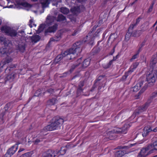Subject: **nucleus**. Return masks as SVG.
Here are the masks:
<instances>
[{
    "label": "nucleus",
    "mask_w": 157,
    "mask_h": 157,
    "mask_svg": "<svg viewBox=\"0 0 157 157\" xmlns=\"http://www.w3.org/2000/svg\"><path fill=\"white\" fill-rule=\"evenodd\" d=\"M157 75V71L156 70H153L150 72L147 75L146 80L147 82L145 84L140 92H143L146 90L148 86H151L154 85L156 81Z\"/></svg>",
    "instance_id": "obj_1"
},
{
    "label": "nucleus",
    "mask_w": 157,
    "mask_h": 157,
    "mask_svg": "<svg viewBox=\"0 0 157 157\" xmlns=\"http://www.w3.org/2000/svg\"><path fill=\"white\" fill-rule=\"evenodd\" d=\"M53 120V121L50 124L44 128L43 130L52 131L58 129L64 122L63 119L59 117H54Z\"/></svg>",
    "instance_id": "obj_2"
},
{
    "label": "nucleus",
    "mask_w": 157,
    "mask_h": 157,
    "mask_svg": "<svg viewBox=\"0 0 157 157\" xmlns=\"http://www.w3.org/2000/svg\"><path fill=\"white\" fill-rule=\"evenodd\" d=\"M154 150L157 151V140L152 144L148 145L145 148H143L137 157H145L148 154L153 153Z\"/></svg>",
    "instance_id": "obj_3"
},
{
    "label": "nucleus",
    "mask_w": 157,
    "mask_h": 157,
    "mask_svg": "<svg viewBox=\"0 0 157 157\" xmlns=\"http://www.w3.org/2000/svg\"><path fill=\"white\" fill-rule=\"evenodd\" d=\"M8 50L7 48H2L0 49V53L2 55H6L7 56L5 59L2 60L0 63L1 68H2L6 64L11 62L12 60L11 58L8 56L10 52L8 51Z\"/></svg>",
    "instance_id": "obj_4"
},
{
    "label": "nucleus",
    "mask_w": 157,
    "mask_h": 157,
    "mask_svg": "<svg viewBox=\"0 0 157 157\" xmlns=\"http://www.w3.org/2000/svg\"><path fill=\"white\" fill-rule=\"evenodd\" d=\"M1 29L2 32L12 37L15 36L17 34L16 31L7 26L2 27Z\"/></svg>",
    "instance_id": "obj_5"
},
{
    "label": "nucleus",
    "mask_w": 157,
    "mask_h": 157,
    "mask_svg": "<svg viewBox=\"0 0 157 157\" xmlns=\"http://www.w3.org/2000/svg\"><path fill=\"white\" fill-rule=\"evenodd\" d=\"M82 43L80 42H77L74 44L72 48L69 49V52L72 53V55H74L76 54V55L81 52L82 49L80 48V46Z\"/></svg>",
    "instance_id": "obj_6"
},
{
    "label": "nucleus",
    "mask_w": 157,
    "mask_h": 157,
    "mask_svg": "<svg viewBox=\"0 0 157 157\" xmlns=\"http://www.w3.org/2000/svg\"><path fill=\"white\" fill-rule=\"evenodd\" d=\"M130 126L129 124H125L121 128H115L113 130V131H111V132L113 133L114 132L117 133H121L125 134L126 133L128 129Z\"/></svg>",
    "instance_id": "obj_7"
},
{
    "label": "nucleus",
    "mask_w": 157,
    "mask_h": 157,
    "mask_svg": "<svg viewBox=\"0 0 157 157\" xmlns=\"http://www.w3.org/2000/svg\"><path fill=\"white\" fill-rule=\"evenodd\" d=\"M18 148L17 144H15L12 146L7 151L5 155V157H11L17 151Z\"/></svg>",
    "instance_id": "obj_8"
},
{
    "label": "nucleus",
    "mask_w": 157,
    "mask_h": 157,
    "mask_svg": "<svg viewBox=\"0 0 157 157\" xmlns=\"http://www.w3.org/2000/svg\"><path fill=\"white\" fill-rule=\"evenodd\" d=\"M144 31H142V30H135L133 33H132L133 32V30L131 32V34H130V36H127V34L128 33H130L129 31V29L128 30V32L127 33L126 35L125 36V38L126 39L127 37L128 38H129L131 36H133L134 37H138L141 35L142 32H144Z\"/></svg>",
    "instance_id": "obj_9"
},
{
    "label": "nucleus",
    "mask_w": 157,
    "mask_h": 157,
    "mask_svg": "<svg viewBox=\"0 0 157 157\" xmlns=\"http://www.w3.org/2000/svg\"><path fill=\"white\" fill-rule=\"evenodd\" d=\"M57 151H55L52 150H49L44 154L43 157H55L57 156Z\"/></svg>",
    "instance_id": "obj_10"
},
{
    "label": "nucleus",
    "mask_w": 157,
    "mask_h": 157,
    "mask_svg": "<svg viewBox=\"0 0 157 157\" xmlns=\"http://www.w3.org/2000/svg\"><path fill=\"white\" fill-rule=\"evenodd\" d=\"M58 25L57 23H55L53 25L50 26L45 32V34L49 33H54L57 29Z\"/></svg>",
    "instance_id": "obj_11"
},
{
    "label": "nucleus",
    "mask_w": 157,
    "mask_h": 157,
    "mask_svg": "<svg viewBox=\"0 0 157 157\" xmlns=\"http://www.w3.org/2000/svg\"><path fill=\"white\" fill-rule=\"evenodd\" d=\"M141 19V18L140 17H138L136 19L135 23H133L130 24L129 28V31L130 33H128L127 34V36L129 35V36H130V34H131V33L133 29V28L139 23Z\"/></svg>",
    "instance_id": "obj_12"
},
{
    "label": "nucleus",
    "mask_w": 157,
    "mask_h": 157,
    "mask_svg": "<svg viewBox=\"0 0 157 157\" xmlns=\"http://www.w3.org/2000/svg\"><path fill=\"white\" fill-rule=\"evenodd\" d=\"M151 103L150 101L148 100L147 101L144 105L139 108V112L137 113H139L140 112H142L146 111Z\"/></svg>",
    "instance_id": "obj_13"
},
{
    "label": "nucleus",
    "mask_w": 157,
    "mask_h": 157,
    "mask_svg": "<svg viewBox=\"0 0 157 157\" xmlns=\"http://www.w3.org/2000/svg\"><path fill=\"white\" fill-rule=\"evenodd\" d=\"M56 19V17L53 16H48L46 19V23L48 25H51L54 22Z\"/></svg>",
    "instance_id": "obj_14"
},
{
    "label": "nucleus",
    "mask_w": 157,
    "mask_h": 157,
    "mask_svg": "<svg viewBox=\"0 0 157 157\" xmlns=\"http://www.w3.org/2000/svg\"><path fill=\"white\" fill-rule=\"evenodd\" d=\"M144 133L142 134L143 137L146 136L150 132L152 131L151 127L149 125L145 126L144 128Z\"/></svg>",
    "instance_id": "obj_15"
},
{
    "label": "nucleus",
    "mask_w": 157,
    "mask_h": 157,
    "mask_svg": "<svg viewBox=\"0 0 157 157\" xmlns=\"http://www.w3.org/2000/svg\"><path fill=\"white\" fill-rule=\"evenodd\" d=\"M26 45L25 43L22 42L18 44L17 47V49L20 52H23L25 50Z\"/></svg>",
    "instance_id": "obj_16"
},
{
    "label": "nucleus",
    "mask_w": 157,
    "mask_h": 157,
    "mask_svg": "<svg viewBox=\"0 0 157 157\" xmlns=\"http://www.w3.org/2000/svg\"><path fill=\"white\" fill-rule=\"evenodd\" d=\"M63 56L64 57L66 56L67 59L69 60L72 59V58L75 57L74 55H72V53H71L69 52V49L63 53Z\"/></svg>",
    "instance_id": "obj_17"
},
{
    "label": "nucleus",
    "mask_w": 157,
    "mask_h": 157,
    "mask_svg": "<svg viewBox=\"0 0 157 157\" xmlns=\"http://www.w3.org/2000/svg\"><path fill=\"white\" fill-rule=\"evenodd\" d=\"M52 0H41L40 3L44 9L48 6V5Z\"/></svg>",
    "instance_id": "obj_18"
},
{
    "label": "nucleus",
    "mask_w": 157,
    "mask_h": 157,
    "mask_svg": "<svg viewBox=\"0 0 157 157\" xmlns=\"http://www.w3.org/2000/svg\"><path fill=\"white\" fill-rule=\"evenodd\" d=\"M139 64L138 62H135L131 66L128 71V73H132L137 68V67Z\"/></svg>",
    "instance_id": "obj_19"
},
{
    "label": "nucleus",
    "mask_w": 157,
    "mask_h": 157,
    "mask_svg": "<svg viewBox=\"0 0 157 157\" xmlns=\"http://www.w3.org/2000/svg\"><path fill=\"white\" fill-rule=\"evenodd\" d=\"M81 58L77 60V62L78 63V64H74L71 66L69 71L70 73H72L74 71V70L79 65L81 62Z\"/></svg>",
    "instance_id": "obj_20"
},
{
    "label": "nucleus",
    "mask_w": 157,
    "mask_h": 157,
    "mask_svg": "<svg viewBox=\"0 0 157 157\" xmlns=\"http://www.w3.org/2000/svg\"><path fill=\"white\" fill-rule=\"evenodd\" d=\"M157 99V91H154L151 94L148 100L151 103L154 99Z\"/></svg>",
    "instance_id": "obj_21"
},
{
    "label": "nucleus",
    "mask_w": 157,
    "mask_h": 157,
    "mask_svg": "<svg viewBox=\"0 0 157 157\" xmlns=\"http://www.w3.org/2000/svg\"><path fill=\"white\" fill-rule=\"evenodd\" d=\"M61 38V34L60 33L57 34L54 37L51 38L50 39V40L49 42L50 43L52 41H57L59 40Z\"/></svg>",
    "instance_id": "obj_22"
},
{
    "label": "nucleus",
    "mask_w": 157,
    "mask_h": 157,
    "mask_svg": "<svg viewBox=\"0 0 157 157\" xmlns=\"http://www.w3.org/2000/svg\"><path fill=\"white\" fill-rule=\"evenodd\" d=\"M157 61V55H154L153 56L151 59L150 64L154 67Z\"/></svg>",
    "instance_id": "obj_23"
},
{
    "label": "nucleus",
    "mask_w": 157,
    "mask_h": 157,
    "mask_svg": "<svg viewBox=\"0 0 157 157\" xmlns=\"http://www.w3.org/2000/svg\"><path fill=\"white\" fill-rule=\"evenodd\" d=\"M90 59L88 58L85 59L83 62L82 66L83 68L87 67L90 64Z\"/></svg>",
    "instance_id": "obj_24"
},
{
    "label": "nucleus",
    "mask_w": 157,
    "mask_h": 157,
    "mask_svg": "<svg viewBox=\"0 0 157 157\" xmlns=\"http://www.w3.org/2000/svg\"><path fill=\"white\" fill-rule=\"evenodd\" d=\"M125 152L124 151L121 150L118 151L115 153V157H121L125 154Z\"/></svg>",
    "instance_id": "obj_25"
},
{
    "label": "nucleus",
    "mask_w": 157,
    "mask_h": 157,
    "mask_svg": "<svg viewBox=\"0 0 157 157\" xmlns=\"http://www.w3.org/2000/svg\"><path fill=\"white\" fill-rule=\"evenodd\" d=\"M31 39L32 42H34L35 43H36L40 40V37L39 35H35L32 36Z\"/></svg>",
    "instance_id": "obj_26"
},
{
    "label": "nucleus",
    "mask_w": 157,
    "mask_h": 157,
    "mask_svg": "<svg viewBox=\"0 0 157 157\" xmlns=\"http://www.w3.org/2000/svg\"><path fill=\"white\" fill-rule=\"evenodd\" d=\"M66 20V17L62 14H59L57 17L56 21H57L60 22Z\"/></svg>",
    "instance_id": "obj_27"
},
{
    "label": "nucleus",
    "mask_w": 157,
    "mask_h": 157,
    "mask_svg": "<svg viewBox=\"0 0 157 157\" xmlns=\"http://www.w3.org/2000/svg\"><path fill=\"white\" fill-rule=\"evenodd\" d=\"M112 131V130L106 132L107 136H108L110 140L113 139L114 138L115 136H113V134L114 133H117L116 132L113 133H111V132Z\"/></svg>",
    "instance_id": "obj_28"
},
{
    "label": "nucleus",
    "mask_w": 157,
    "mask_h": 157,
    "mask_svg": "<svg viewBox=\"0 0 157 157\" xmlns=\"http://www.w3.org/2000/svg\"><path fill=\"white\" fill-rule=\"evenodd\" d=\"M20 5L22 6L28 8H30L32 7V5L25 2H22L20 3Z\"/></svg>",
    "instance_id": "obj_29"
},
{
    "label": "nucleus",
    "mask_w": 157,
    "mask_h": 157,
    "mask_svg": "<svg viewBox=\"0 0 157 157\" xmlns=\"http://www.w3.org/2000/svg\"><path fill=\"white\" fill-rule=\"evenodd\" d=\"M63 57H64V56H63V53L62 54L58 55L55 58V62L57 63L58 62L61 60Z\"/></svg>",
    "instance_id": "obj_30"
},
{
    "label": "nucleus",
    "mask_w": 157,
    "mask_h": 157,
    "mask_svg": "<svg viewBox=\"0 0 157 157\" xmlns=\"http://www.w3.org/2000/svg\"><path fill=\"white\" fill-rule=\"evenodd\" d=\"M60 11L64 14H67L69 12V10L66 7H62L60 8Z\"/></svg>",
    "instance_id": "obj_31"
},
{
    "label": "nucleus",
    "mask_w": 157,
    "mask_h": 157,
    "mask_svg": "<svg viewBox=\"0 0 157 157\" xmlns=\"http://www.w3.org/2000/svg\"><path fill=\"white\" fill-rule=\"evenodd\" d=\"M45 27V25L43 24H41L39 26V28L37 30V33H40L42 31Z\"/></svg>",
    "instance_id": "obj_32"
},
{
    "label": "nucleus",
    "mask_w": 157,
    "mask_h": 157,
    "mask_svg": "<svg viewBox=\"0 0 157 157\" xmlns=\"http://www.w3.org/2000/svg\"><path fill=\"white\" fill-rule=\"evenodd\" d=\"M33 154L32 151L29 152L22 154L19 157H29L32 155Z\"/></svg>",
    "instance_id": "obj_33"
},
{
    "label": "nucleus",
    "mask_w": 157,
    "mask_h": 157,
    "mask_svg": "<svg viewBox=\"0 0 157 157\" xmlns=\"http://www.w3.org/2000/svg\"><path fill=\"white\" fill-rule=\"evenodd\" d=\"M57 101V100L56 98H53L52 99L49 100L48 102L49 103L50 105H53L56 104Z\"/></svg>",
    "instance_id": "obj_34"
},
{
    "label": "nucleus",
    "mask_w": 157,
    "mask_h": 157,
    "mask_svg": "<svg viewBox=\"0 0 157 157\" xmlns=\"http://www.w3.org/2000/svg\"><path fill=\"white\" fill-rule=\"evenodd\" d=\"M100 51V49L99 48L96 47L94 48L92 50V52L93 53V54L98 53Z\"/></svg>",
    "instance_id": "obj_35"
},
{
    "label": "nucleus",
    "mask_w": 157,
    "mask_h": 157,
    "mask_svg": "<svg viewBox=\"0 0 157 157\" xmlns=\"http://www.w3.org/2000/svg\"><path fill=\"white\" fill-rule=\"evenodd\" d=\"M5 114V112L2 113L0 114V124H3L4 122L3 117Z\"/></svg>",
    "instance_id": "obj_36"
},
{
    "label": "nucleus",
    "mask_w": 157,
    "mask_h": 157,
    "mask_svg": "<svg viewBox=\"0 0 157 157\" xmlns=\"http://www.w3.org/2000/svg\"><path fill=\"white\" fill-rule=\"evenodd\" d=\"M66 149L64 148V147H62L59 151H57V152L58 154L59 152L61 155H63L66 153Z\"/></svg>",
    "instance_id": "obj_37"
},
{
    "label": "nucleus",
    "mask_w": 157,
    "mask_h": 157,
    "mask_svg": "<svg viewBox=\"0 0 157 157\" xmlns=\"http://www.w3.org/2000/svg\"><path fill=\"white\" fill-rule=\"evenodd\" d=\"M140 88L139 86L136 84L132 88L131 90L133 92H136L140 89Z\"/></svg>",
    "instance_id": "obj_38"
},
{
    "label": "nucleus",
    "mask_w": 157,
    "mask_h": 157,
    "mask_svg": "<svg viewBox=\"0 0 157 157\" xmlns=\"http://www.w3.org/2000/svg\"><path fill=\"white\" fill-rule=\"evenodd\" d=\"M136 143H135L134 144H129V145L127 146H124L122 147L121 148L122 149H128L129 148L131 147L136 144Z\"/></svg>",
    "instance_id": "obj_39"
},
{
    "label": "nucleus",
    "mask_w": 157,
    "mask_h": 157,
    "mask_svg": "<svg viewBox=\"0 0 157 157\" xmlns=\"http://www.w3.org/2000/svg\"><path fill=\"white\" fill-rule=\"evenodd\" d=\"M113 62V61L112 60H111L108 63L104 65V68L106 69L109 68L112 64Z\"/></svg>",
    "instance_id": "obj_40"
},
{
    "label": "nucleus",
    "mask_w": 157,
    "mask_h": 157,
    "mask_svg": "<svg viewBox=\"0 0 157 157\" xmlns=\"http://www.w3.org/2000/svg\"><path fill=\"white\" fill-rule=\"evenodd\" d=\"M71 10L74 12V13L79 12L80 11L79 7H75L71 9Z\"/></svg>",
    "instance_id": "obj_41"
},
{
    "label": "nucleus",
    "mask_w": 157,
    "mask_h": 157,
    "mask_svg": "<svg viewBox=\"0 0 157 157\" xmlns=\"http://www.w3.org/2000/svg\"><path fill=\"white\" fill-rule=\"evenodd\" d=\"M13 67H15V65H13V66H11V67H7L5 70V72L7 73L8 74H10V72L11 70V68H12Z\"/></svg>",
    "instance_id": "obj_42"
},
{
    "label": "nucleus",
    "mask_w": 157,
    "mask_h": 157,
    "mask_svg": "<svg viewBox=\"0 0 157 157\" xmlns=\"http://www.w3.org/2000/svg\"><path fill=\"white\" fill-rule=\"evenodd\" d=\"M6 46L7 47L10 45L11 44H10V41L7 39L5 42H4L3 44Z\"/></svg>",
    "instance_id": "obj_43"
},
{
    "label": "nucleus",
    "mask_w": 157,
    "mask_h": 157,
    "mask_svg": "<svg viewBox=\"0 0 157 157\" xmlns=\"http://www.w3.org/2000/svg\"><path fill=\"white\" fill-rule=\"evenodd\" d=\"M84 81H80L78 86V88L81 89H83L82 87L84 86Z\"/></svg>",
    "instance_id": "obj_44"
},
{
    "label": "nucleus",
    "mask_w": 157,
    "mask_h": 157,
    "mask_svg": "<svg viewBox=\"0 0 157 157\" xmlns=\"http://www.w3.org/2000/svg\"><path fill=\"white\" fill-rule=\"evenodd\" d=\"M83 90V89H81L78 88L77 90V94L78 96L80 95L81 93Z\"/></svg>",
    "instance_id": "obj_45"
},
{
    "label": "nucleus",
    "mask_w": 157,
    "mask_h": 157,
    "mask_svg": "<svg viewBox=\"0 0 157 157\" xmlns=\"http://www.w3.org/2000/svg\"><path fill=\"white\" fill-rule=\"evenodd\" d=\"M154 4V2H153L152 3L151 5L150 6L149 8L148 9V11H147L148 13L151 12L152 11L153 6Z\"/></svg>",
    "instance_id": "obj_46"
},
{
    "label": "nucleus",
    "mask_w": 157,
    "mask_h": 157,
    "mask_svg": "<svg viewBox=\"0 0 157 157\" xmlns=\"http://www.w3.org/2000/svg\"><path fill=\"white\" fill-rule=\"evenodd\" d=\"M11 103H8L6 104L5 107V110H6L8 109V108L10 107Z\"/></svg>",
    "instance_id": "obj_47"
},
{
    "label": "nucleus",
    "mask_w": 157,
    "mask_h": 157,
    "mask_svg": "<svg viewBox=\"0 0 157 157\" xmlns=\"http://www.w3.org/2000/svg\"><path fill=\"white\" fill-rule=\"evenodd\" d=\"M48 92L50 94H52L54 92V90L52 89H49L47 90L46 91L45 93Z\"/></svg>",
    "instance_id": "obj_48"
},
{
    "label": "nucleus",
    "mask_w": 157,
    "mask_h": 157,
    "mask_svg": "<svg viewBox=\"0 0 157 157\" xmlns=\"http://www.w3.org/2000/svg\"><path fill=\"white\" fill-rule=\"evenodd\" d=\"M6 40L7 39H6L5 37H0V40L1 42V43L2 44L4 42H5Z\"/></svg>",
    "instance_id": "obj_49"
},
{
    "label": "nucleus",
    "mask_w": 157,
    "mask_h": 157,
    "mask_svg": "<svg viewBox=\"0 0 157 157\" xmlns=\"http://www.w3.org/2000/svg\"><path fill=\"white\" fill-rule=\"evenodd\" d=\"M138 55L139 54L136 53V54L132 56V58L130 59V61H132V60L136 59L138 57Z\"/></svg>",
    "instance_id": "obj_50"
},
{
    "label": "nucleus",
    "mask_w": 157,
    "mask_h": 157,
    "mask_svg": "<svg viewBox=\"0 0 157 157\" xmlns=\"http://www.w3.org/2000/svg\"><path fill=\"white\" fill-rule=\"evenodd\" d=\"M144 82V81H141L140 82H139V83L137 84V85H138V86H139L140 87V88L143 84Z\"/></svg>",
    "instance_id": "obj_51"
},
{
    "label": "nucleus",
    "mask_w": 157,
    "mask_h": 157,
    "mask_svg": "<svg viewBox=\"0 0 157 157\" xmlns=\"http://www.w3.org/2000/svg\"><path fill=\"white\" fill-rule=\"evenodd\" d=\"M7 79L8 80L10 79H13L14 78L13 75L11 76L10 75H9L7 77Z\"/></svg>",
    "instance_id": "obj_52"
},
{
    "label": "nucleus",
    "mask_w": 157,
    "mask_h": 157,
    "mask_svg": "<svg viewBox=\"0 0 157 157\" xmlns=\"http://www.w3.org/2000/svg\"><path fill=\"white\" fill-rule=\"evenodd\" d=\"M33 23V20L32 19H31L29 20V25L32 28V24Z\"/></svg>",
    "instance_id": "obj_53"
},
{
    "label": "nucleus",
    "mask_w": 157,
    "mask_h": 157,
    "mask_svg": "<svg viewBox=\"0 0 157 157\" xmlns=\"http://www.w3.org/2000/svg\"><path fill=\"white\" fill-rule=\"evenodd\" d=\"M78 33V30H75L74 31L73 33L72 34V36H75Z\"/></svg>",
    "instance_id": "obj_54"
},
{
    "label": "nucleus",
    "mask_w": 157,
    "mask_h": 157,
    "mask_svg": "<svg viewBox=\"0 0 157 157\" xmlns=\"http://www.w3.org/2000/svg\"><path fill=\"white\" fill-rule=\"evenodd\" d=\"M119 57L118 55H117L115 57H114L113 59H112L113 61H115Z\"/></svg>",
    "instance_id": "obj_55"
},
{
    "label": "nucleus",
    "mask_w": 157,
    "mask_h": 157,
    "mask_svg": "<svg viewBox=\"0 0 157 157\" xmlns=\"http://www.w3.org/2000/svg\"><path fill=\"white\" fill-rule=\"evenodd\" d=\"M128 75H124L123 76L122 79V80H124L126 79Z\"/></svg>",
    "instance_id": "obj_56"
},
{
    "label": "nucleus",
    "mask_w": 157,
    "mask_h": 157,
    "mask_svg": "<svg viewBox=\"0 0 157 157\" xmlns=\"http://www.w3.org/2000/svg\"><path fill=\"white\" fill-rule=\"evenodd\" d=\"M23 135V134L21 133H20V132H18L17 134V136L19 138H20L22 137V136Z\"/></svg>",
    "instance_id": "obj_57"
},
{
    "label": "nucleus",
    "mask_w": 157,
    "mask_h": 157,
    "mask_svg": "<svg viewBox=\"0 0 157 157\" xmlns=\"http://www.w3.org/2000/svg\"><path fill=\"white\" fill-rule=\"evenodd\" d=\"M145 42H142L141 44H140L139 46V47L140 48H142L144 46V45Z\"/></svg>",
    "instance_id": "obj_58"
},
{
    "label": "nucleus",
    "mask_w": 157,
    "mask_h": 157,
    "mask_svg": "<svg viewBox=\"0 0 157 157\" xmlns=\"http://www.w3.org/2000/svg\"><path fill=\"white\" fill-rule=\"evenodd\" d=\"M141 48H140L139 47V49L137 51L136 53L139 54L141 51Z\"/></svg>",
    "instance_id": "obj_59"
},
{
    "label": "nucleus",
    "mask_w": 157,
    "mask_h": 157,
    "mask_svg": "<svg viewBox=\"0 0 157 157\" xmlns=\"http://www.w3.org/2000/svg\"><path fill=\"white\" fill-rule=\"evenodd\" d=\"M40 142V140L39 139H36L35 141V143L37 144Z\"/></svg>",
    "instance_id": "obj_60"
},
{
    "label": "nucleus",
    "mask_w": 157,
    "mask_h": 157,
    "mask_svg": "<svg viewBox=\"0 0 157 157\" xmlns=\"http://www.w3.org/2000/svg\"><path fill=\"white\" fill-rule=\"evenodd\" d=\"M24 150L25 149L24 148H21L18 151V153H19L22 151H24Z\"/></svg>",
    "instance_id": "obj_61"
},
{
    "label": "nucleus",
    "mask_w": 157,
    "mask_h": 157,
    "mask_svg": "<svg viewBox=\"0 0 157 157\" xmlns=\"http://www.w3.org/2000/svg\"><path fill=\"white\" fill-rule=\"evenodd\" d=\"M6 80L5 79L1 78L0 79V83L4 82Z\"/></svg>",
    "instance_id": "obj_62"
},
{
    "label": "nucleus",
    "mask_w": 157,
    "mask_h": 157,
    "mask_svg": "<svg viewBox=\"0 0 157 157\" xmlns=\"http://www.w3.org/2000/svg\"><path fill=\"white\" fill-rule=\"evenodd\" d=\"M19 32L22 35H24L25 34L23 30H21V31H19Z\"/></svg>",
    "instance_id": "obj_63"
},
{
    "label": "nucleus",
    "mask_w": 157,
    "mask_h": 157,
    "mask_svg": "<svg viewBox=\"0 0 157 157\" xmlns=\"http://www.w3.org/2000/svg\"><path fill=\"white\" fill-rule=\"evenodd\" d=\"M115 47H114L113 48V50H112L113 52H112V53L111 52L110 53V55H112L113 54V53L114 52H115Z\"/></svg>",
    "instance_id": "obj_64"
}]
</instances>
